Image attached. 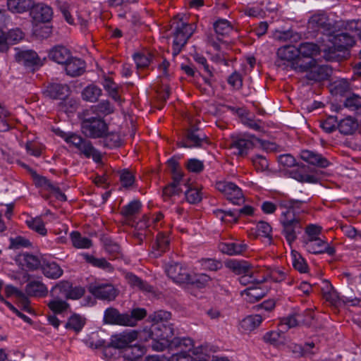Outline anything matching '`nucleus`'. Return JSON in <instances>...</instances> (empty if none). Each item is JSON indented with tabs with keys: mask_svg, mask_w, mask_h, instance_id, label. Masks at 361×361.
Here are the masks:
<instances>
[{
	"mask_svg": "<svg viewBox=\"0 0 361 361\" xmlns=\"http://www.w3.org/2000/svg\"><path fill=\"white\" fill-rule=\"evenodd\" d=\"M308 78L315 81L326 80L331 74L332 70L326 65H319L314 59V63L309 70Z\"/></svg>",
	"mask_w": 361,
	"mask_h": 361,
	"instance_id": "393cba45",
	"label": "nucleus"
},
{
	"mask_svg": "<svg viewBox=\"0 0 361 361\" xmlns=\"http://www.w3.org/2000/svg\"><path fill=\"white\" fill-rule=\"evenodd\" d=\"M147 316V310L145 308H134L130 313H126L127 326H134L137 322Z\"/></svg>",
	"mask_w": 361,
	"mask_h": 361,
	"instance_id": "58836bf2",
	"label": "nucleus"
},
{
	"mask_svg": "<svg viewBox=\"0 0 361 361\" xmlns=\"http://www.w3.org/2000/svg\"><path fill=\"white\" fill-rule=\"evenodd\" d=\"M85 324V319L78 314L71 316L65 324L67 329L73 330L75 332H80Z\"/></svg>",
	"mask_w": 361,
	"mask_h": 361,
	"instance_id": "37998d69",
	"label": "nucleus"
},
{
	"mask_svg": "<svg viewBox=\"0 0 361 361\" xmlns=\"http://www.w3.org/2000/svg\"><path fill=\"white\" fill-rule=\"evenodd\" d=\"M108 128V125L100 116L85 115L81 122V130L87 137H104L106 135Z\"/></svg>",
	"mask_w": 361,
	"mask_h": 361,
	"instance_id": "20e7f679",
	"label": "nucleus"
},
{
	"mask_svg": "<svg viewBox=\"0 0 361 361\" xmlns=\"http://www.w3.org/2000/svg\"><path fill=\"white\" fill-rule=\"evenodd\" d=\"M71 238L73 246L77 248L86 249L92 245V240L90 238L82 237L78 231H73L71 233Z\"/></svg>",
	"mask_w": 361,
	"mask_h": 361,
	"instance_id": "79ce46f5",
	"label": "nucleus"
},
{
	"mask_svg": "<svg viewBox=\"0 0 361 361\" xmlns=\"http://www.w3.org/2000/svg\"><path fill=\"white\" fill-rule=\"evenodd\" d=\"M219 250L224 254L228 255H240L245 252L247 245L243 243L228 242L220 243L218 245Z\"/></svg>",
	"mask_w": 361,
	"mask_h": 361,
	"instance_id": "c85d7f7f",
	"label": "nucleus"
},
{
	"mask_svg": "<svg viewBox=\"0 0 361 361\" xmlns=\"http://www.w3.org/2000/svg\"><path fill=\"white\" fill-rule=\"evenodd\" d=\"M207 137L197 125H191L185 133V141L178 143L180 147H200Z\"/></svg>",
	"mask_w": 361,
	"mask_h": 361,
	"instance_id": "9d476101",
	"label": "nucleus"
},
{
	"mask_svg": "<svg viewBox=\"0 0 361 361\" xmlns=\"http://www.w3.org/2000/svg\"><path fill=\"white\" fill-rule=\"evenodd\" d=\"M42 270L46 277L51 279H59L63 273V269L55 262L43 264L42 265Z\"/></svg>",
	"mask_w": 361,
	"mask_h": 361,
	"instance_id": "72a5a7b5",
	"label": "nucleus"
},
{
	"mask_svg": "<svg viewBox=\"0 0 361 361\" xmlns=\"http://www.w3.org/2000/svg\"><path fill=\"white\" fill-rule=\"evenodd\" d=\"M302 314L295 312L288 317H283L281 320L280 326H285L286 329L295 327L300 324L310 326L312 324L314 315L312 312H307V319H302Z\"/></svg>",
	"mask_w": 361,
	"mask_h": 361,
	"instance_id": "a211bd4d",
	"label": "nucleus"
},
{
	"mask_svg": "<svg viewBox=\"0 0 361 361\" xmlns=\"http://www.w3.org/2000/svg\"><path fill=\"white\" fill-rule=\"evenodd\" d=\"M324 37H322V42H325L326 44L327 48H334V50L331 51L332 55L334 56V60H335L338 55L336 54L337 51H342L345 49H347L348 47H353L355 42V35H351L350 32H343L341 30L340 32H335L331 34L330 36L324 35Z\"/></svg>",
	"mask_w": 361,
	"mask_h": 361,
	"instance_id": "7ed1b4c3",
	"label": "nucleus"
},
{
	"mask_svg": "<svg viewBox=\"0 0 361 361\" xmlns=\"http://www.w3.org/2000/svg\"><path fill=\"white\" fill-rule=\"evenodd\" d=\"M308 25L310 28L317 30H321L322 36H330L334 32V27L332 26L328 16L324 13H317L313 15L308 21Z\"/></svg>",
	"mask_w": 361,
	"mask_h": 361,
	"instance_id": "f3484780",
	"label": "nucleus"
},
{
	"mask_svg": "<svg viewBox=\"0 0 361 361\" xmlns=\"http://www.w3.org/2000/svg\"><path fill=\"white\" fill-rule=\"evenodd\" d=\"M214 28L217 35H224L228 34L232 27L228 20L226 19H219L214 23Z\"/></svg>",
	"mask_w": 361,
	"mask_h": 361,
	"instance_id": "4d7b16f0",
	"label": "nucleus"
},
{
	"mask_svg": "<svg viewBox=\"0 0 361 361\" xmlns=\"http://www.w3.org/2000/svg\"><path fill=\"white\" fill-rule=\"evenodd\" d=\"M297 169H293L289 171L290 177L300 182V183H317L319 178L310 174H307V166L305 164H298Z\"/></svg>",
	"mask_w": 361,
	"mask_h": 361,
	"instance_id": "cd10ccee",
	"label": "nucleus"
},
{
	"mask_svg": "<svg viewBox=\"0 0 361 361\" xmlns=\"http://www.w3.org/2000/svg\"><path fill=\"white\" fill-rule=\"evenodd\" d=\"M361 22L360 20H350L346 23H343V31L351 33L353 35H357L361 32Z\"/></svg>",
	"mask_w": 361,
	"mask_h": 361,
	"instance_id": "680f3d73",
	"label": "nucleus"
},
{
	"mask_svg": "<svg viewBox=\"0 0 361 361\" xmlns=\"http://www.w3.org/2000/svg\"><path fill=\"white\" fill-rule=\"evenodd\" d=\"M216 188L233 204L240 205L245 202L241 189L232 182L218 181L216 183Z\"/></svg>",
	"mask_w": 361,
	"mask_h": 361,
	"instance_id": "6e6552de",
	"label": "nucleus"
},
{
	"mask_svg": "<svg viewBox=\"0 0 361 361\" xmlns=\"http://www.w3.org/2000/svg\"><path fill=\"white\" fill-rule=\"evenodd\" d=\"M314 59H307L299 54L295 61L292 63V67L290 69L300 73L307 72L310 68L312 67V64H314Z\"/></svg>",
	"mask_w": 361,
	"mask_h": 361,
	"instance_id": "e433bc0d",
	"label": "nucleus"
},
{
	"mask_svg": "<svg viewBox=\"0 0 361 361\" xmlns=\"http://www.w3.org/2000/svg\"><path fill=\"white\" fill-rule=\"evenodd\" d=\"M152 54L147 51L135 53L133 55V59L137 68L147 67L152 61Z\"/></svg>",
	"mask_w": 361,
	"mask_h": 361,
	"instance_id": "09e8293b",
	"label": "nucleus"
},
{
	"mask_svg": "<svg viewBox=\"0 0 361 361\" xmlns=\"http://www.w3.org/2000/svg\"><path fill=\"white\" fill-rule=\"evenodd\" d=\"M104 87L114 100L116 102L120 100L117 85L111 78H108L104 80Z\"/></svg>",
	"mask_w": 361,
	"mask_h": 361,
	"instance_id": "bf43d9fd",
	"label": "nucleus"
},
{
	"mask_svg": "<svg viewBox=\"0 0 361 361\" xmlns=\"http://www.w3.org/2000/svg\"><path fill=\"white\" fill-rule=\"evenodd\" d=\"M25 293L27 295L31 297H44L47 295L48 290L42 282L33 280L26 285Z\"/></svg>",
	"mask_w": 361,
	"mask_h": 361,
	"instance_id": "c756f323",
	"label": "nucleus"
},
{
	"mask_svg": "<svg viewBox=\"0 0 361 361\" xmlns=\"http://www.w3.org/2000/svg\"><path fill=\"white\" fill-rule=\"evenodd\" d=\"M88 291L95 298L109 301L114 300L117 296V290L109 283L95 281L87 286Z\"/></svg>",
	"mask_w": 361,
	"mask_h": 361,
	"instance_id": "1a4fd4ad",
	"label": "nucleus"
},
{
	"mask_svg": "<svg viewBox=\"0 0 361 361\" xmlns=\"http://www.w3.org/2000/svg\"><path fill=\"white\" fill-rule=\"evenodd\" d=\"M47 305L54 314H61L66 311L69 307L68 303L66 301L57 299L50 300Z\"/></svg>",
	"mask_w": 361,
	"mask_h": 361,
	"instance_id": "13d9d810",
	"label": "nucleus"
},
{
	"mask_svg": "<svg viewBox=\"0 0 361 361\" xmlns=\"http://www.w3.org/2000/svg\"><path fill=\"white\" fill-rule=\"evenodd\" d=\"M20 260L24 263L29 270H36L42 267L41 262L38 257L25 252L20 255Z\"/></svg>",
	"mask_w": 361,
	"mask_h": 361,
	"instance_id": "c03bdc74",
	"label": "nucleus"
},
{
	"mask_svg": "<svg viewBox=\"0 0 361 361\" xmlns=\"http://www.w3.org/2000/svg\"><path fill=\"white\" fill-rule=\"evenodd\" d=\"M193 59L195 62H197L199 65L202 66L203 70L208 74V76H205L199 73L200 75L202 78L205 84L209 85V87H212L213 80L212 79L214 77L212 68H211L207 63V59L200 55L199 54H195L193 56Z\"/></svg>",
	"mask_w": 361,
	"mask_h": 361,
	"instance_id": "2f4dec72",
	"label": "nucleus"
},
{
	"mask_svg": "<svg viewBox=\"0 0 361 361\" xmlns=\"http://www.w3.org/2000/svg\"><path fill=\"white\" fill-rule=\"evenodd\" d=\"M210 281V277L205 274H190L189 275L188 281L187 284H191L198 288H202L208 283Z\"/></svg>",
	"mask_w": 361,
	"mask_h": 361,
	"instance_id": "de8ad7c7",
	"label": "nucleus"
},
{
	"mask_svg": "<svg viewBox=\"0 0 361 361\" xmlns=\"http://www.w3.org/2000/svg\"><path fill=\"white\" fill-rule=\"evenodd\" d=\"M16 61L22 63L26 68L30 71H35L44 64V61L41 60L37 52L33 50H24L18 51L16 54Z\"/></svg>",
	"mask_w": 361,
	"mask_h": 361,
	"instance_id": "f8f14e48",
	"label": "nucleus"
},
{
	"mask_svg": "<svg viewBox=\"0 0 361 361\" xmlns=\"http://www.w3.org/2000/svg\"><path fill=\"white\" fill-rule=\"evenodd\" d=\"M300 158L310 164L319 168H326L329 166L330 161L322 154L316 152L304 149L300 152Z\"/></svg>",
	"mask_w": 361,
	"mask_h": 361,
	"instance_id": "412c9836",
	"label": "nucleus"
},
{
	"mask_svg": "<svg viewBox=\"0 0 361 361\" xmlns=\"http://www.w3.org/2000/svg\"><path fill=\"white\" fill-rule=\"evenodd\" d=\"M253 140L261 142L264 146V142L262 140L257 138L254 135H247V136L232 135L229 148L236 150L233 152L235 155L245 157L255 146Z\"/></svg>",
	"mask_w": 361,
	"mask_h": 361,
	"instance_id": "423d86ee",
	"label": "nucleus"
},
{
	"mask_svg": "<svg viewBox=\"0 0 361 361\" xmlns=\"http://www.w3.org/2000/svg\"><path fill=\"white\" fill-rule=\"evenodd\" d=\"M145 353V348L140 345H130L123 351V357L130 361H136Z\"/></svg>",
	"mask_w": 361,
	"mask_h": 361,
	"instance_id": "f704fd0d",
	"label": "nucleus"
},
{
	"mask_svg": "<svg viewBox=\"0 0 361 361\" xmlns=\"http://www.w3.org/2000/svg\"><path fill=\"white\" fill-rule=\"evenodd\" d=\"M119 180L124 188H129L135 182V176L128 169H123L120 171Z\"/></svg>",
	"mask_w": 361,
	"mask_h": 361,
	"instance_id": "e2e57ef3",
	"label": "nucleus"
},
{
	"mask_svg": "<svg viewBox=\"0 0 361 361\" xmlns=\"http://www.w3.org/2000/svg\"><path fill=\"white\" fill-rule=\"evenodd\" d=\"M193 347V341L187 337H174L168 343V348L171 350H177L176 354L188 353Z\"/></svg>",
	"mask_w": 361,
	"mask_h": 361,
	"instance_id": "b1692460",
	"label": "nucleus"
},
{
	"mask_svg": "<svg viewBox=\"0 0 361 361\" xmlns=\"http://www.w3.org/2000/svg\"><path fill=\"white\" fill-rule=\"evenodd\" d=\"M126 279L128 283L133 287L138 288L140 290L147 292L152 290V287L147 281L142 280L133 273H128Z\"/></svg>",
	"mask_w": 361,
	"mask_h": 361,
	"instance_id": "a19ab883",
	"label": "nucleus"
},
{
	"mask_svg": "<svg viewBox=\"0 0 361 361\" xmlns=\"http://www.w3.org/2000/svg\"><path fill=\"white\" fill-rule=\"evenodd\" d=\"M65 65V70L67 75L72 77L81 75L85 71V63L80 59L70 56Z\"/></svg>",
	"mask_w": 361,
	"mask_h": 361,
	"instance_id": "bb28decb",
	"label": "nucleus"
},
{
	"mask_svg": "<svg viewBox=\"0 0 361 361\" xmlns=\"http://www.w3.org/2000/svg\"><path fill=\"white\" fill-rule=\"evenodd\" d=\"M279 222L282 226L281 233L290 245L302 231L301 219L295 212L284 211L281 214Z\"/></svg>",
	"mask_w": 361,
	"mask_h": 361,
	"instance_id": "f03ea898",
	"label": "nucleus"
},
{
	"mask_svg": "<svg viewBox=\"0 0 361 361\" xmlns=\"http://www.w3.org/2000/svg\"><path fill=\"white\" fill-rule=\"evenodd\" d=\"M30 171L37 187L44 188L45 190L54 193L56 198L60 201L66 202L67 200L66 195L61 192L57 185L52 183L50 180L45 176L37 174L35 171L32 169H30Z\"/></svg>",
	"mask_w": 361,
	"mask_h": 361,
	"instance_id": "2eb2a0df",
	"label": "nucleus"
},
{
	"mask_svg": "<svg viewBox=\"0 0 361 361\" xmlns=\"http://www.w3.org/2000/svg\"><path fill=\"white\" fill-rule=\"evenodd\" d=\"M228 267L238 275L249 274L251 265L245 261L231 260L228 263Z\"/></svg>",
	"mask_w": 361,
	"mask_h": 361,
	"instance_id": "49530a36",
	"label": "nucleus"
},
{
	"mask_svg": "<svg viewBox=\"0 0 361 361\" xmlns=\"http://www.w3.org/2000/svg\"><path fill=\"white\" fill-rule=\"evenodd\" d=\"M30 14L36 22L47 23L51 20L53 16L51 7L44 4H33Z\"/></svg>",
	"mask_w": 361,
	"mask_h": 361,
	"instance_id": "aec40b11",
	"label": "nucleus"
},
{
	"mask_svg": "<svg viewBox=\"0 0 361 361\" xmlns=\"http://www.w3.org/2000/svg\"><path fill=\"white\" fill-rule=\"evenodd\" d=\"M104 323L111 325L127 326L126 313L121 314L114 307H109L104 311Z\"/></svg>",
	"mask_w": 361,
	"mask_h": 361,
	"instance_id": "5701e85b",
	"label": "nucleus"
},
{
	"mask_svg": "<svg viewBox=\"0 0 361 361\" xmlns=\"http://www.w3.org/2000/svg\"><path fill=\"white\" fill-rule=\"evenodd\" d=\"M61 136L68 144L75 147L86 158H92L96 163H99L102 161L101 153L94 148L89 140L73 133L69 134L63 133V135H61Z\"/></svg>",
	"mask_w": 361,
	"mask_h": 361,
	"instance_id": "f257e3e1",
	"label": "nucleus"
},
{
	"mask_svg": "<svg viewBox=\"0 0 361 361\" xmlns=\"http://www.w3.org/2000/svg\"><path fill=\"white\" fill-rule=\"evenodd\" d=\"M251 161L257 171H264L269 168V162L262 155L256 154L251 157Z\"/></svg>",
	"mask_w": 361,
	"mask_h": 361,
	"instance_id": "338daca9",
	"label": "nucleus"
},
{
	"mask_svg": "<svg viewBox=\"0 0 361 361\" xmlns=\"http://www.w3.org/2000/svg\"><path fill=\"white\" fill-rule=\"evenodd\" d=\"M245 293L250 298L249 302H255L265 295V292L257 287H250L245 290Z\"/></svg>",
	"mask_w": 361,
	"mask_h": 361,
	"instance_id": "0e129e2a",
	"label": "nucleus"
},
{
	"mask_svg": "<svg viewBox=\"0 0 361 361\" xmlns=\"http://www.w3.org/2000/svg\"><path fill=\"white\" fill-rule=\"evenodd\" d=\"M276 66L283 69L291 68L292 63L298 56V50L294 45H286L278 49Z\"/></svg>",
	"mask_w": 361,
	"mask_h": 361,
	"instance_id": "9b49d317",
	"label": "nucleus"
},
{
	"mask_svg": "<svg viewBox=\"0 0 361 361\" xmlns=\"http://www.w3.org/2000/svg\"><path fill=\"white\" fill-rule=\"evenodd\" d=\"M344 106L351 111H356L361 109V97L357 94H353L345 99Z\"/></svg>",
	"mask_w": 361,
	"mask_h": 361,
	"instance_id": "774afa93",
	"label": "nucleus"
},
{
	"mask_svg": "<svg viewBox=\"0 0 361 361\" xmlns=\"http://www.w3.org/2000/svg\"><path fill=\"white\" fill-rule=\"evenodd\" d=\"M70 87L67 84L51 82L47 87L46 93L54 99H65L69 94Z\"/></svg>",
	"mask_w": 361,
	"mask_h": 361,
	"instance_id": "4be33fe9",
	"label": "nucleus"
},
{
	"mask_svg": "<svg viewBox=\"0 0 361 361\" xmlns=\"http://www.w3.org/2000/svg\"><path fill=\"white\" fill-rule=\"evenodd\" d=\"M71 56L70 50L63 45L53 47L48 53V58L50 60L62 65L70 59Z\"/></svg>",
	"mask_w": 361,
	"mask_h": 361,
	"instance_id": "a878e982",
	"label": "nucleus"
},
{
	"mask_svg": "<svg viewBox=\"0 0 361 361\" xmlns=\"http://www.w3.org/2000/svg\"><path fill=\"white\" fill-rule=\"evenodd\" d=\"M27 227L37 233L41 235H46L47 230L44 226V224L40 217L31 218L25 221Z\"/></svg>",
	"mask_w": 361,
	"mask_h": 361,
	"instance_id": "a18cd8bd",
	"label": "nucleus"
},
{
	"mask_svg": "<svg viewBox=\"0 0 361 361\" xmlns=\"http://www.w3.org/2000/svg\"><path fill=\"white\" fill-rule=\"evenodd\" d=\"M169 277L178 283H186L188 281L190 273L181 264L173 262L169 264L166 268Z\"/></svg>",
	"mask_w": 361,
	"mask_h": 361,
	"instance_id": "6ab92c4d",
	"label": "nucleus"
},
{
	"mask_svg": "<svg viewBox=\"0 0 361 361\" xmlns=\"http://www.w3.org/2000/svg\"><path fill=\"white\" fill-rule=\"evenodd\" d=\"M104 247L105 250L114 257H117L120 253L121 247L120 245L114 241L111 238L105 237L102 239Z\"/></svg>",
	"mask_w": 361,
	"mask_h": 361,
	"instance_id": "5fc2aeb1",
	"label": "nucleus"
},
{
	"mask_svg": "<svg viewBox=\"0 0 361 361\" xmlns=\"http://www.w3.org/2000/svg\"><path fill=\"white\" fill-rule=\"evenodd\" d=\"M149 317L153 324H157L159 322L167 323L169 322V320L171 317V314L170 312L158 310L151 314Z\"/></svg>",
	"mask_w": 361,
	"mask_h": 361,
	"instance_id": "052dcab7",
	"label": "nucleus"
},
{
	"mask_svg": "<svg viewBox=\"0 0 361 361\" xmlns=\"http://www.w3.org/2000/svg\"><path fill=\"white\" fill-rule=\"evenodd\" d=\"M32 5V0H7L8 10L16 13L30 11Z\"/></svg>",
	"mask_w": 361,
	"mask_h": 361,
	"instance_id": "473e14b6",
	"label": "nucleus"
},
{
	"mask_svg": "<svg viewBox=\"0 0 361 361\" xmlns=\"http://www.w3.org/2000/svg\"><path fill=\"white\" fill-rule=\"evenodd\" d=\"M174 334L173 324L170 322L152 324L150 328V336L154 341L170 342Z\"/></svg>",
	"mask_w": 361,
	"mask_h": 361,
	"instance_id": "4468645a",
	"label": "nucleus"
},
{
	"mask_svg": "<svg viewBox=\"0 0 361 361\" xmlns=\"http://www.w3.org/2000/svg\"><path fill=\"white\" fill-rule=\"evenodd\" d=\"M357 128V121L351 116L341 119L337 124L339 132L345 135H353Z\"/></svg>",
	"mask_w": 361,
	"mask_h": 361,
	"instance_id": "7c9ffc66",
	"label": "nucleus"
},
{
	"mask_svg": "<svg viewBox=\"0 0 361 361\" xmlns=\"http://www.w3.org/2000/svg\"><path fill=\"white\" fill-rule=\"evenodd\" d=\"M293 266L294 269L300 273H306L308 269V265L305 259L298 253H293Z\"/></svg>",
	"mask_w": 361,
	"mask_h": 361,
	"instance_id": "69168bd1",
	"label": "nucleus"
},
{
	"mask_svg": "<svg viewBox=\"0 0 361 361\" xmlns=\"http://www.w3.org/2000/svg\"><path fill=\"white\" fill-rule=\"evenodd\" d=\"M141 207L142 204L140 201L134 200L130 202L127 205L122 207L121 214L126 218H130L140 213Z\"/></svg>",
	"mask_w": 361,
	"mask_h": 361,
	"instance_id": "ea45409f",
	"label": "nucleus"
},
{
	"mask_svg": "<svg viewBox=\"0 0 361 361\" xmlns=\"http://www.w3.org/2000/svg\"><path fill=\"white\" fill-rule=\"evenodd\" d=\"M137 338V332L134 330H126L120 334L113 335L111 338L109 347L116 349L126 350L133 341Z\"/></svg>",
	"mask_w": 361,
	"mask_h": 361,
	"instance_id": "dca6fc26",
	"label": "nucleus"
},
{
	"mask_svg": "<svg viewBox=\"0 0 361 361\" xmlns=\"http://www.w3.org/2000/svg\"><path fill=\"white\" fill-rule=\"evenodd\" d=\"M262 322V317L261 315H250L242 321L241 325L245 330L252 331L259 326Z\"/></svg>",
	"mask_w": 361,
	"mask_h": 361,
	"instance_id": "8fccbe9b",
	"label": "nucleus"
},
{
	"mask_svg": "<svg viewBox=\"0 0 361 361\" xmlns=\"http://www.w3.org/2000/svg\"><path fill=\"white\" fill-rule=\"evenodd\" d=\"M169 245V240L168 237L163 233H159L156 238V241L152 245L154 254L155 257H158L161 253L166 251Z\"/></svg>",
	"mask_w": 361,
	"mask_h": 361,
	"instance_id": "c9c22d12",
	"label": "nucleus"
},
{
	"mask_svg": "<svg viewBox=\"0 0 361 361\" xmlns=\"http://www.w3.org/2000/svg\"><path fill=\"white\" fill-rule=\"evenodd\" d=\"M83 257L87 262L91 264L92 266L95 267H98L103 269H111V264L108 262L105 258H96L94 256L90 255L88 254H84Z\"/></svg>",
	"mask_w": 361,
	"mask_h": 361,
	"instance_id": "603ef678",
	"label": "nucleus"
},
{
	"mask_svg": "<svg viewBox=\"0 0 361 361\" xmlns=\"http://www.w3.org/2000/svg\"><path fill=\"white\" fill-rule=\"evenodd\" d=\"M92 110L97 116H106L114 111V108L107 100L102 101L95 106H92Z\"/></svg>",
	"mask_w": 361,
	"mask_h": 361,
	"instance_id": "3c124183",
	"label": "nucleus"
},
{
	"mask_svg": "<svg viewBox=\"0 0 361 361\" xmlns=\"http://www.w3.org/2000/svg\"><path fill=\"white\" fill-rule=\"evenodd\" d=\"M302 243L306 250L314 255L327 253L329 255L333 256L336 252L334 247L330 246L326 241L319 238L312 240L302 239Z\"/></svg>",
	"mask_w": 361,
	"mask_h": 361,
	"instance_id": "ddd939ff",
	"label": "nucleus"
},
{
	"mask_svg": "<svg viewBox=\"0 0 361 361\" xmlns=\"http://www.w3.org/2000/svg\"><path fill=\"white\" fill-rule=\"evenodd\" d=\"M192 33V25L184 22L177 23L173 33L174 39L172 46V55L173 56L179 54Z\"/></svg>",
	"mask_w": 361,
	"mask_h": 361,
	"instance_id": "0eeeda50",
	"label": "nucleus"
},
{
	"mask_svg": "<svg viewBox=\"0 0 361 361\" xmlns=\"http://www.w3.org/2000/svg\"><path fill=\"white\" fill-rule=\"evenodd\" d=\"M71 286L72 284L67 281H60L51 288L50 295L53 298H57L59 296L57 291L59 290L60 293L66 298Z\"/></svg>",
	"mask_w": 361,
	"mask_h": 361,
	"instance_id": "864d4df0",
	"label": "nucleus"
},
{
	"mask_svg": "<svg viewBox=\"0 0 361 361\" xmlns=\"http://www.w3.org/2000/svg\"><path fill=\"white\" fill-rule=\"evenodd\" d=\"M322 37H319L317 40L318 44L312 42H303L301 43L297 49L298 50V55L300 54L306 59H314V56L319 54L321 52L324 53V58L326 61H333L334 56L331 55L334 48H327L325 42H322Z\"/></svg>",
	"mask_w": 361,
	"mask_h": 361,
	"instance_id": "39448f33",
	"label": "nucleus"
},
{
	"mask_svg": "<svg viewBox=\"0 0 361 361\" xmlns=\"http://www.w3.org/2000/svg\"><path fill=\"white\" fill-rule=\"evenodd\" d=\"M305 200L288 199L281 200L279 202V205L281 208H284L290 212H294V209L300 208V204L305 203Z\"/></svg>",
	"mask_w": 361,
	"mask_h": 361,
	"instance_id": "6e6d98bb",
	"label": "nucleus"
},
{
	"mask_svg": "<svg viewBox=\"0 0 361 361\" xmlns=\"http://www.w3.org/2000/svg\"><path fill=\"white\" fill-rule=\"evenodd\" d=\"M102 95V90L95 85H89L82 92V97L84 100L95 102Z\"/></svg>",
	"mask_w": 361,
	"mask_h": 361,
	"instance_id": "4c0bfd02",
	"label": "nucleus"
}]
</instances>
